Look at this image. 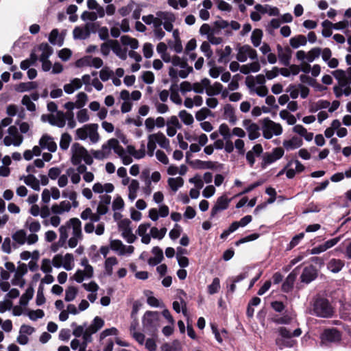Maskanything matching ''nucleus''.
Here are the masks:
<instances>
[{
  "label": "nucleus",
  "mask_w": 351,
  "mask_h": 351,
  "mask_svg": "<svg viewBox=\"0 0 351 351\" xmlns=\"http://www.w3.org/2000/svg\"><path fill=\"white\" fill-rule=\"evenodd\" d=\"M281 119L286 120L289 125H294L296 123V118L287 110H282L280 112Z\"/></svg>",
  "instance_id": "nucleus-52"
},
{
  "label": "nucleus",
  "mask_w": 351,
  "mask_h": 351,
  "mask_svg": "<svg viewBox=\"0 0 351 351\" xmlns=\"http://www.w3.org/2000/svg\"><path fill=\"white\" fill-rule=\"evenodd\" d=\"M212 115V112L207 108H202L195 113V118L199 121H202L208 117Z\"/></svg>",
  "instance_id": "nucleus-53"
},
{
  "label": "nucleus",
  "mask_w": 351,
  "mask_h": 351,
  "mask_svg": "<svg viewBox=\"0 0 351 351\" xmlns=\"http://www.w3.org/2000/svg\"><path fill=\"white\" fill-rule=\"evenodd\" d=\"M156 16L161 18L163 27L166 31L171 32L173 30V23L176 21V16L173 13L159 11L156 12Z\"/></svg>",
  "instance_id": "nucleus-12"
},
{
  "label": "nucleus",
  "mask_w": 351,
  "mask_h": 351,
  "mask_svg": "<svg viewBox=\"0 0 351 351\" xmlns=\"http://www.w3.org/2000/svg\"><path fill=\"white\" fill-rule=\"evenodd\" d=\"M170 99L176 104L181 105L182 99L178 93V88L176 84H172L170 87Z\"/></svg>",
  "instance_id": "nucleus-42"
},
{
  "label": "nucleus",
  "mask_w": 351,
  "mask_h": 351,
  "mask_svg": "<svg viewBox=\"0 0 351 351\" xmlns=\"http://www.w3.org/2000/svg\"><path fill=\"white\" fill-rule=\"evenodd\" d=\"M21 180H23L24 182L34 190L40 191L39 180L33 174L30 173L27 176H23L21 178Z\"/></svg>",
  "instance_id": "nucleus-28"
},
{
  "label": "nucleus",
  "mask_w": 351,
  "mask_h": 351,
  "mask_svg": "<svg viewBox=\"0 0 351 351\" xmlns=\"http://www.w3.org/2000/svg\"><path fill=\"white\" fill-rule=\"evenodd\" d=\"M219 133L223 137V139L230 138L232 136V131L226 123H222L219 128Z\"/></svg>",
  "instance_id": "nucleus-60"
},
{
  "label": "nucleus",
  "mask_w": 351,
  "mask_h": 351,
  "mask_svg": "<svg viewBox=\"0 0 351 351\" xmlns=\"http://www.w3.org/2000/svg\"><path fill=\"white\" fill-rule=\"evenodd\" d=\"M259 237H260V234L258 233H253V234L247 235L245 237L241 238L240 239L237 241L235 242V245L239 246L241 244H243L244 243L254 241V240L257 239L258 238H259Z\"/></svg>",
  "instance_id": "nucleus-63"
},
{
  "label": "nucleus",
  "mask_w": 351,
  "mask_h": 351,
  "mask_svg": "<svg viewBox=\"0 0 351 351\" xmlns=\"http://www.w3.org/2000/svg\"><path fill=\"white\" fill-rule=\"evenodd\" d=\"M322 52V48L320 47H314L312 48L310 51L306 53L303 50H300L296 52V58L299 61L304 62L306 60L307 62H312L315 59L318 58Z\"/></svg>",
  "instance_id": "nucleus-8"
},
{
  "label": "nucleus",
  "mask_w": 351,
  "mask_h": 351,
  "mask_svg": "<svg viewBox=\"0 0 351 351\" xmlns=\"http://www.w3.org/2000/svg\"><path fill=\"white\" fill-rule=\"evenodd\" d=\"M102 149L108 150L113 149L119 157L125 154L124 148L119 144V141L116 138L109 139L106 144L102 145Z\"/></svg>",
  "instance_id": "nucleus-19"
},
{
  "label": "nucleus",
  "mask_w": 351,
  "mask_h": 351,
  "mask_svg": "<svg viewBox=\"0 0 351 351\" xmlns=\"http://www.w3.org/2000/svg\"><path fill=\"white\" fill-rule=\"evenodd\" d=\"M231 198H228L226 195H223L217 199V201L211 209L210 218L215 217L218 213L226 210L231 202Z\"/></svg>",
  "instance_id": "nucleus-9"
},
{
  "label": "nucleus",
  "mask_w": 351,
  "mask_h": 351,
  "mask_svg": "<svg viewBox=\"0 0 351 351\" xmlns=\"http://www.w3.org/2000/svg\"><path fill=\"white\" fill-rule=\"evenodd\" d=\"M74 258L72 254L67 253L63 256L62 265L66 270L70 271L73 269Z\"/></svg>",
  "instance_id": "nucleus-47"
},
{
  "label": "nucleus",
  "mask_w": 351,
  "mask_h": 351,
  "mask_svg": "<svg viewBox=\"0 0 351 351\" xmlns=\"http://www.w3.org/2000/svg\"><path fill=\"white\" fill-rule=\"evenodd\" d=\"M71 208V203L69 201L64 200L61 202L59 204H55L52 205L51 210L53 214L60 215L64 212H69Z\"/></svg>",
  "instance_id": "nucleus-24"
},
{
  "label": "nucleus",
  "mask_w": 351,
  "mask_h": 351,
  "mask_svg": "<svg viewBox=\"0 0 351 351\" xmlns=\"http://www.w3.org/2000/svg\"><path fill=\"white\" fill-rule=\"evenodd\" d=\"M285 154L282 147H276L271 152H265L262 157L261 164L262 169H265L267 166L280 159Z\"/></svg>",
  "instance_id": "nucleus-6"
},
{
  "label": "nucleus",
  "mask_w": 351,
  "mask_h": 351,
  "mask_svg": "<svg viewBox=\"0 0 351 351\" xmlns=\"http://www.w3.org/2000/svg\"><path fill=\"white\" fill-rule=\"evenodd\" d=\"M277 51L280 62L285 66H289L292 53L291 49L289 47L283 48L281 45H278Z\"/></svg>",
  "instance_id": "nucleus-15"
},
{
  "label": "nucleus",
  "mask_w": 351,
  "mask_h": 351,
  "mask_svg": "<svg viewBox=\"0 0 351 351\" xmlns=\"http://www.w3.org/2000/svg\"><path fill=\"white\" fill-rule=\"evenodd\" d=\"M296 269L297 268L288 275L286 280L282 283V289L284 292L288 293L292 289L296 278V274L294 273Z\"/></svg>",
  "instance_id": "nucleus-30"
},
{
  "label": "nucleus",
  "mask_w": 351,
  "mask_h": 351,
  "mask_svg": "<svg viewBox=\"0 0 351 351\" xmlns=\"http://www.w3.org/2000/svg\"><path fill=\"white\" fill-rule=\"evenodd\" d=\"M243 126L247 131L248 138L250 141H254L260 137V127L258 124L252 122L250 119L243 121Z\"/></svg>",
  "instance_id": "nucleus-11"
},
{
  "label": "nucleus",
  "mask_w": 351,
  "mask_h": 351,
  "mask_svg": "<svg viewBox=\"0 0 351 351\" xmlns=\"http://www.w3.org/2000/svg\"><path fill=\"white\" fill-rule=\"evenodd\" d=\"M73 37L75 39L85 40L90 37L86 27H76L73 29Z\"/></svg>",
  "instance_id": "nucleus-39"
},
{
  "label": "nucleus",
  "mask_w": 351,
  "mask_h": 351,
  "mask_svg": "<svg viewBox=\"0 0 351 351\" xmlns=\"http://www.w3.org/2000/svg\"><path fill=\"white\" fill-rule=\"evenodd\" d=\"M166 232L167 229L165 228H162L159 230L156 227H153L150 229V234L152 237L158 240L162 239L165 236Z\"/></svg>",
  "instance_id": "nucleus-50"
},
{
  "label": "nucleus",
  "mask_w": 351,
  "mask_h": 351,
  "mask_svg": "<svg viewBox=\"0 0 351 351\" xmlns=\"http://www.w3.org/2000/svg\"><path fill=\"white\" fill-rule=\"evenodd\" d=\"M67 112L58 111L56 114H49L48 122L53 126L64 128L66 124Z\"/></svg>",
  "instance_id": "nucleus-13"
},
{
  "label": "nucleus",
  "mask_w": 351,
  "mask_h": 351,
  "mask_svg": "<svg viewBox=\"0 0 351 351\" xmlns=\"http://www.w3.org/2000/svg\"><path fill=\"white\" fill-rule=\"evenodd\" d=\"M38 50L42 52L39 57L40 60H48L53 52L52 48L47 43H41Z\"/></svg>",
  "instance_id": "nucleus-36"
},
{
  "label": "nucleus",
  "mask_w": 351,
  "mask_h": 351,
  "mask_svg": "<svg viewBox=\"0 0 351 351\" xmlns=\"http://www.w3.org/2000/svg\"><path fill=\"white\" fill-rule=\"evenodd\" d=\"M282 145L286 150H293L302 145V140L300 137L293 136L289 140H285Z\"/></svg>",
  "instance_id": "nucleus-23"
},
{
  "label": "nucleus",
  "mask_w": 351,
  "mask_h": 351,
  "mask_svg": "<svg viewBox=\"0 0 351 351\" xmlns=\"http://www.w3.org/2000/svg\"><path fill=\"white\" fill-rule=\"evenodd\" d=\"M34 292V289L32 287L27 288L20 298V304L21 306H26L28 302L33 298Z\"/></svg>",
  "instance_id": "nucleus-43"
},
{
  "label": "nucleus",
  "mask_w": 351,
  "mask_h": 351,
  "mask_svg": "<svg viewBox=\"0 0 351 351\" xmlns=\"http://www.w3.org/2000/svg\"><path fill=\"white\" fill-rule=\"evenodd\" d=\"M341 333L336 328L326 329L322 334V339L324 341L337 342L341 340Z\"/></svg>",
  "instance_id": "nucleus-20"
},
{
  "label": "nucleus",
  "mask_w": 351,
  "mask_h": 351,
  "mask_svg": "<svg viewBox=\"0 0 351 351\" xmlns=\"http://www.w3.org/2000/svg\"><path fill=\"white\" fill-rule=\"evenodd\" d=\"M71 152V162L73 165H80L82 160L88 165H90L93 162L91 155H90L88 151L78 143H75L72 145Z\"/></svg>",
  "instance_id": "nucleus-1"
},
{
  "label": "nucleus",
  "mask_w": 351,
  "mask_h": 351,
  "mask_svg": "<svg viewBox=\"0 0 351 351\" xmlns=\"http://www.w3.org/2000/svg\"><path fill=\"white\" fill-rule=\"evenodd\" d=\"M67 225L72 229V234L74 236H81L82 233V223L77 218H71L67 222Z\"/></svg>",
  "instance_id": "nucleus-25"
},
{
  "label": "nucleus",
  "mask_w": 351,
  "mask_h": 351,
  "mask_svg": "<svg viewBox=\"0 0 351 351\" xmlns=\"http://www.w3.org/2000/svg\"><path fill=\"white\" fill-rule=\"evenodd\" d=\"M72 141L71 136L68 133H63L61 135L60 141V148L66 151L68 149L69 145Z\"/></svg>",
  "instance_id": "nucleus-46"
},
{
  "label": "nucleus",
  "mask_w": 351,
  "mask_h": 351,
  "mask_svg": "<svg viewBox=\"0 0 351 351\" xmlns=\"http://www.w3.org/2000/svg\"><path fill=\"white\" fill-rule=\"evenodd\" d=\"M110 247L119 256L130 255L134 250V247L132 245H125L122 241L119 239L111 240Z\"/></svg>",
  "instance_id": "nucleus-7"
},
{
  "label": "nucleus",
  "mask_w": 351,
  "mask_h": 351,
  "mask_svg": "<svg viewBox=\"0 0 351 351\" xmlns=\"http://www.w3.org/2000/svg\"><path fill=\"white\" fill-rule=\"evenodd\" d=\"M332 73L335 79L338 81L339 85L341 87H344L346 85H349V82L348 81L347 75L345 71L337 69L332 71Z\"/></svg>",
  "instance_id": "nucleus-29"
},
{
  "label": "nucleus",
  "mask_w": 351,
  "mask_h": 351,
  "mask_svg": "<svg viewBox=\"0 0 351 351\" xmlns=\"http://www.w3.org/2000/svg\"><path fill=\"white\" fill-rule=\"evenodd\" d=\"M70 230V227L66 223L65 225L61 226L59 228L60 238L58 241V245L59 247H66V242L68 239V231Z\"/></svg>",
  "instance_id": "nucleus-27"
},
{
  "label": "nucleus",
  "mask_w": 351,
  "mask_h": 351,
  "mask_svg": "<svg viewBox=\"0 0 351 351\" xmlns=\"http://www.w3.org/2000/svg\"><path fill=\"white\" fill-rule=\"evenodd\" d=\"M290 45L293 49H298L300 46H304L306 45L307 40L305 36L304 35H298L296 36L292 37L290 40Z\"/></svg>",
  "instance_id": "nucleus-38"
},
{
  "label": "nucleus",
  "mask_w": 351,
  "mask_h": 351,
  "mask_svg": "<svg viewBox=\"0 0 351 351\" xmlns=\"http://www.w3.org/2000/svg\"><path fill=\"white\" fill-rule=\"evenodd\" d=\"M118 264V261L116 257H108L106 259L104 263L105 272L108 276L112 274L113 266Z\"/></svg>",
  "instance_id": "nucleus-41"
},
{
  "label": "nucleus",
  "mask_w": 351,
  "mask_h": 351,
  "mask_svg": "<svg viewBox=\"0 0 351 351\" xmlns=\"http://www.w3.org/2000/svg\"><path fill=\"white\" fill-rule=\"evenodd\" d=\"M121 236L129 243H134L136 239V236L132 233L131 228H127L124 229V230L121 233Z\"/></svg>",
  "instance_id": "nucleus-59"
},
{
  "label": "nucleus",
  "mask_w": 351,
  "mask_h": 351,
  "mask_svg": "<svg viewBox=\"0 0 351 351\" xmlns=\"http://www.w3.org/2000/svg\"><path fill=\"white\" fill-rule=\"evenodd\" d=\"M142 324L145 331L154 333L160 325L159 313L157 311H146L143 316Z\"/></svg>",
  "instance_id": "nucleus-3"
},
{
  "label": "nucleus",
  "mask_w": 351,
  "mask_h": 351,
  "mask_svg": "<svg viewBox=\"0 0 351 351\" xmlns=\"http://www.w3.org/2000/svg\"><path fill=\"white\" fill-rule=\"evenodd\" d=\"M168 185L173 192H176L184 184V180L181 177L169 178L167 180Z\"/></svg>",
  "instance_id": "nucleus-40"
},
{
  "label": "nucleus",
  "mask_w": 351,
  "mask_h": 351,
  "mask_svg": "<svg viewBox=\"0 0 351 351\" xmlns=\"http://www.w3.org/2000/svg\"><path fill=\"white\" fill-rule=\"evenodd\" d=\"M263 152V147L261 144H256L251 150L246 153V160L249 165L252 167L255 163V158L258 157Z\"/></svg>",
  "instance_id": "nucleus-18"
},
{
  "label": "nucleus",
  "mask_w": 351,
  "mask_h": 351,
  "mask_svg": "<svg viewBox=\"0 0 351 351\" xmlns=\"http://www.w3.org/2000/svg\"><path fill=\"white\" fill-rule=\"evenodd\" d=\"M77 289L73 286H69L65 291L64 300L66 302H71L75 300L77 295Z\"/></svg>",
  "instance_id": "nucleus-48"
},
{
  "label": "nucleus",
  "mask_w": 351,
  "mask_h": 351,
  "mask_svg": "<svg viewBox=\"0 0 351 351\" xmlns=\"http://www.w3.org/2000/svg\"><path fill=\"white\" fill-rule=\"evenodd\" d=\"M112 44H115L117 45V41L110 40L101 45V53L104 56H107L109 55L111 48H113L112 47Z\"/></svg>",
  "instance_id": "nucleus-54"
},
{
  "label": "nucleus",
  "mask_w": 351,
  "mask_h": 351,
  "mask_svg": "<svg viewBox=\"0 0 351 351\" xmlns=\"http://www.w3.org/2000/svg\"><path fill=\"white\" fill-rule=\"evenodd\" d=\"M313 312L317 317L328 318L333 315L334 311L327 299L319 298L314 302Z\"/></svg>",
  "instance_id": "nucleus-4"
},
{
  "label": "nucleus",
  "mask_w": 351,
  "mask_h": 351,
  "mask_svg": "<svg viewBox=\"0 0 351 351\" xmlns=\"http://www.w3.org/2000/svg\"><path fill=\"white\" fill-rule=\"evenodd\" d=\"M251 60L257 59L256 51L252 49L250 45H245L238 49L237 59L241 62H245L247 58Z\"/></svg>",
  "instance_id": "nucleus-10"
},
{
  "label": "nucleus",
  "mask_w": 351,
  "mask_h": 351,
  "mask_svg": "<svg viewBox=\"0 0 351 351\" xmlns=\"http://www.w3.org/2000/svg\"><path fill=\"white\" fill-rule=\"evenodd\" d=\"M147 138H152L153 141H154L156 144H158L161 148L165 149L167 151L171 150L169 140L162 132H158L157 133L149 134Z\"/></svg>",
  "instance_id": "nucleus-14"
},
{
  "label": "nucleus",
  "mask_w": 351,
  "mask_h": 351,
  "mask_svg": "<svg viewBox=\"0 0 351 351\" xmlns=\"http://www.w3.org/2000/svg\"><path fill=\"white\" fill-rule=\"evenodd\" d=\"M98 125L96 123L86 124L76 130L75 139L84 141L89 138L93 143H96L99 139L97 132Z\"/></svg>",
  "instance_id": "nucleus-2"
},
{
  "label": "nucleus",
  "mask_w": 351,
  "mask_h": 351,
  "mask_svg": "<svg viewBox=\"0 0 351 351\" xmlns=\"http://www.w3.org/2000/svg\"><path fill=\"white\" fill-rule=\"evenodd\" d=\"M117 334L118 330L114 327L105 329L100 333L99 341H102L106 337L108 336H116Z\"/></svg>",
  "instance_id": "nucleus-61"
},
{
  "label": "nucleus",
  "mask_w": 351,
  "mask_h": 351,
  "mask_svg": "<svg viewBox=\"0 0 351 351\" xmlns=\"http://www.w3.org/2000/svg\"><path fill=\"white\" fill-rule=\"evenodd\" d=\"M104 326V319L99 316H96L92 321L90 325L86 328L90 330L91 333H96L98 330L103 328Z\"/></svg>",
  "instance_id": "nucleus-35"
},
{
  "label": "nucleus",
  "mask_w": 351,
  "mask_h": 351,
  "mask_svg": "<svg viewBox=\"0 0 351 351\" xmlns=\"http://www.w3.org/2000/svg\"><path fill=\"white\" fill-rule=\"evenodd\" d=\"M317 276V269L313 265L306 267L304 268L300 276L301 282L308 284L314 280Z\"/></svg>",
  "instance_id": "nucleus-17"
},
{
  "label": "nucleus",
  "mask_w": 351,
  "mask_h": 351,
  "mask_svg": "<svg viewBox=\"0 0 351 351\" xmlns=\"http://www.w3.org/2000/svg\"><path fill=\"white\" fill-rule=\"evenodd\" d=\"M263 37V32L260 29H255L251 35V40L255 47L261 45Z\"/></svg>",
  "instance_id": "nucleus-45"
},
{
  "label": "nucleus",
  "mask_w": 351,
  "mask_h": 351,
  "mask_svg": "<svg viewBox=\"0 0 351 351\" xmlns=\"http://www.w3.org/2000/svg\"><path fill=\"white\" fill-rule=\"evenodd\" d=\"M278 333L282 338L291 339L292 337H298L300 336L302 334V330L298 328L294 330L293 332H291L285 327H280L278 328Z\"/></svg>",
  "instance_id": "nucleus-32"
},
{
  "label": "nucleus",
  "mask_w": 351,
  "mask_h": 351,
  "mask_svg": "<svg viewBox=\"0 0 351 351\" xmlns=\"http://www.w3.org/2000/svg\"><path fill=\"white\" fill-rule=\"evenodd\" d=\"M344 266V261L341 259L332 258L327 264V268L332 273H338Z\"/></svg>",
  "instance_id": "nucleus-31"
},
{
  "label": "nucleus",
  "mask_w": 351,
  "mask_h": 351,
  "mask_svg": "<svg viewBox=\"0 0 351 351\" xmlns=\"http://www.w3.org/2000/svg\"><path fill=\"white\" fill-rule=\"evenodd\" d=\"M27 271V269L25 268L24 271L20 272L16 271L13 279L12 280V284L15 286H19L23 288L25 285V280L23 279V276L25 275Z\"/></svg>",
  "instance_id": "nucleus-37"
},
{
  "label": "nucleus",
  "mask_w": 351,
  "mask_h": 351,
  "mask_svg": "<svg viewBox=\"0 0 351 351\" xmlns=\"http://www.w3.org/2000/svg\"><path fill=\"white\" fill-rule=\"evenodd\" d=\"M324 25H332V29L341 30V29H343L346 28L348 26V21H339L336 23H332V22H330L328 20H325V21H324Z\"/></svg>",
  "instance_id": "nucleus-57"
},
{
  "label": "nucleus",
  "mask_w": 351,
  "mask_h": 351,
  "mask_svg": "<svg viewBox=\"0 0 351 351\" xmlns=\"http://www.w3.org/2000/svg\"><path fill=\"white\" fill-rule=\"evenodd\" d=\"M66 174L71 178V181L74 184H78L81 180L80 174L73 168H69L66 170Z\"/></svg>",
  "instance_id": "nucleus-58"
},
{
  "label": "nucleus",
  "mask_w": 351,
  "mask_h": 351,
  "mask_svg": "<svg viewBox=\"0 0 351 351\" xmlns=\"http://www.w3.org/2000/svg\"><path fill=\"white\" fill-rule=\"evenodd\" d=\"M25 226L29 230L32 232H38L40 230V224L39 221L34 220L32 218L29 217L25 223Z\"/></svg>",
  "instance_id": "nucleus-44"
},
{
  "label": "nucleus",
  "mask_w": 351,
  "mask_h": 351,
  "mask_svg": "<svg viewBox=\"0 0 351 351\" xmlns=\"http://www.w3.org/2000/svg\"><path fill=\"white\" fill-rule=\"evenodd\" d=\"M223 114L226 119L228 120L229 122L234 125L237 122V117L234 114V107L229 104H227L223 107Z\"/></svg>",
  "instance_id": "nucleus-26"
},
{
  "label": "nucleus",
  "mask_w": 351,
  "mask_h": 351,
  "mask_svg": "<svg viewBox=\"0 0 351 351\" xmlns=\"http://www.w3.org/2000/svg\"><path fill=\"white\" fill-rule=\"evenodd\" d=\"M39 145L42 149H47L50 152H55L57 149V145L53 138L45 134L39 141Z\"/></svg>",
  "instance_id": "nucleus-21"
},
{
  "label": "nucleus",
  "mask_w": 351,
  "mask_h": 351,
  "mask_svg": "<svg viewBox=\"0 0 351 351\" xmlns=\"http://www.w3.org/2000/svg\"><path fill=\"white\" fill-rule=\"evenodd\" d=\"M23 105L25 106L27 110L30 112H35L36 110V105L30 100V97L28 95H24L21 100Z\"/></svg>",
  "instance_id": "nucleus-62"
},
{
  "label": "nucleus",
  "mask_w": 351,
  "mask_h": 351,
  "mask_svg": "<svg viewBox=\"0 0 351 351\" xmlns=\"http://www.w3.org/2000/svg\"><path fill=\"white\" fill-rule=\"evenodd\" d=\"M304 232H300L298 234L295 235L288 245V250H291L292 248L298 245L300 243V242L304 239Z\"/></svg>",
  "instance_id": "nucleus-64"
},
{
  "label": "nucleus",
  "mask_w": 351,
  "mask_h": 351,
  "mask_svg": "<svg viewBox=\"0 0 351 351\" xmlns=\"http://www.w3.org/2000/svg\"><path fill=\"white\" fill-rule=\"evenodd\" d=\"M139 189V182L136 180H131L128 186V198L133 202L137 197V192Z\"/></svg>",
  "instance_id": "nucleus-34"
},
{
  "label": "nucleus",
  "mask_w": 351,
  "mask_h": 351,
  "mask_svg": "<svg viewBox=\"0 0 351 351\" xmlns=\"http://www.w3.org/2000/svg\"><path fill=\"white\" fill-rule=\"evenodd\" d=\"M232 53V48L230 46H226L223 50H218L219 55L218 62L227 64L230 62V56Z\"/></svg>",
  "instance_id": "nucleus-33"
},
{
  "label": "nucleus",
  "mask_w": 351,
  "mask_h": 351,
  "mask_svg": "<svg viewBox=\"0 0 351 351\" xmlns=\"http://www.w3.org/2000/svg\"><path fill=\"white\" fill-rule=\"evenodd\" d=\"M182 121L187 125H191L193 121V117L191 114L189 113L186 110H182L179 112L178 114Z\"/></svg>",
  "instance_id": "nucleus-51"
},
{
  "label": "nucleus",
  "mask_w": 351,
  "mask_h": 351,
  "mask_svg": "<svg viewBox=\"0 0 351 351\" xmlns=\"http://www.w3.org/2000/svg\"><path fill=\"white\" fill-rule=\"evenodd\" d=\"M246 84L251 91L254 92L259 97H264L268 94V89L265 86H255V82L253 77H247Z\"/></svg>",
  "instance_id": "nucleus-16"
},
{
  "label": "nucleus",
  "mask_w": 351,
  "mask_h": 351,
  "mask_svg": "<svg viewBox=\"0 0 351 351\" xmlns=\"http://www.w3.org/2000/svg\"><path fill=\"white\" fill-rule=\"evenodd\" d=\"M262 132L265 138L270 139L274 136L280 135L282 133V128L280 123L265 118L263 120Z\"/></svg>",
  "instance_id": "nucleus-5"
},
{
  "label": "nucleus",
  "mask_w": 351,
  "mask_h": 351,
  "mask_svg": "<svg viewBox=\"0 0 351 351\" xmlns=\"http://www.w3.org/2000/svg\"><path fill=\"white\" fill-rule=\"evenodd\" d=\"M93 276V268L89 267L86 269H77L73 276V279L77 282L81 283L85 279L91 278Z\"/></svg>",
  "instance_id": "nucleus-22"
},
{
  "label": "nucleus",
  "mask_w": 351,
  "mask_h": 351,
  "mask_svg": "<svg viewBox=\"0 0 351 351\" xmlns=\"http://www.w3.org/2000/svg\"><path fill=\"white\" fill-rule=\"evenodd\" d=\"M220 289V280L219 278H215L210 285L208 286V292L210 295L217 293Z\"/></svg>",
  "instance_id": "nucleus-56"
},
{
  "label": "nucleus",
  "mask_w": 351,
  "mask_h": 351,
  "mask_svg": "<svg viewBox=\"0 0 351 351\" xmlns=\"http://www.w3.org/2000/svg\"><path fill=\"white\" fill-rule=\"evenodd\" d=\"M123 44L129 45L132 49H136L138 47V42L136 38H131L128 36H123L121 37Z\"/></svg>",
  "instance_id": "nucleus-55"
},
{
  "label": "nucleus",
  "mask_w": 351,
  "mask_h": 351,
  "mask_svg": "<svg viewBox=\"0 0 351 351\" xmlns=\"http://www.w3.org/2000/svg\"><path fill=\"white\" fill-rule=\"evenodd\" d=\"M12 237L19 245H23L26 242V232L23 230H17Z\"/></svg>",
  "instance_id": "nucleus-49"
}]
</instances>
